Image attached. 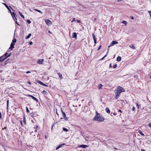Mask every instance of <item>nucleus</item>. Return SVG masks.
<instances>
[{
	"label": "nucleus",
	"instance_id": "13",
	"mask_svg": "<svg viewBox=\"0 0 151 151\" xmlns=\"http://www.w3.org/2000/svg\"><path fill=\"white\" fill-rule=\"evenodd\" d=\"M2 4L5 6L6 7L7 9L11 13V11L8 6L5 3H3Z\"/></svg>",
	"mask_w": 151,
	"mask_h": 151
},
{
	"label": "nucleus",
	"instance_id": "47",
	"mask_svg": "<svg viewBox=\"0 0 151 151\" xmlns=\"http://www.w3.org/2000/svg\"><path fill=\"white\" fill-rule=\"evenodd\" d=\"M28 83L29 85H31V82L30 81L28 82Z\"/></svg>",
	"mask_w": 151,
	"mask_h": 151
},
{
	"label": "nucleus",
	"instance_id": "41",
	"mask_svg": "<svg viewBox=\"0 0 151 151\" xmlns=\"http://www.w3.org/2000/svg\"><path fill=\"white\" fill-rule=\"evenodd\" d=\"M29 44L30 45H32V41H30L29 42Z\"/></svg>",
	"mask_w": 151,
	"mask_h": 151
},
{
	"label": "nucleus",
	"instance_id": "43",
	"mask_svg": "<svg viewBox=\"0 0 151 151\" xmlns=\"http://www.w3.org/2000/svg\"><path fill=\"white\" fill-rule=\"evenodd\" d=\"M135 109V108L134 107H133L132 108V110L133 111H134Z\"/></svg>",
	"mask_w": 151,
	"mask_h": 151
},
{
	"label": "nucleus",
	"instance_id": "5",
	"mask_svg": "<svg viewBox=\"0 0 151 151\" xmlns=\"http://www.w3.org/2000/svg\"><path fill=\"white\" fill-rule=\"evenodd\" d=\"M118 42L117 41H113L112 42L110 45L108 46V48L110 47L113 45L114 44H117Z\"/></svg>",
	"mask_w": 151,
	"mask_h": 151
},
{
	"label": "nucleus",
	"instance_id": "34",
	"mask_svg": "<svg viewBox=\"0 0 151 151\" xmlns=\"http://www.w3.org/2000/svg\"><path fill=\"white\" fill-rule=\"evenodd\" d=\"M26 111L27 113H29V111L27 107H26Z\"/></svg>",
	"mask_w": 151,
	"mask_h": 151
},
{
	"label": "nucleus",
	"instance_id": "15",
	"mask_svg": "<svg viewBox=\"0 0 151 151\" xmlns=\"http://www.w3.org/2000/svg\"><path fill=\"white\" fill-rule=\"evenodd\" d=\"M109 49H107V51L106 54L102 58H101V60H103L107 56V55L109 53Z\"/></svg>",
	"mask_w": 151,
	"mask_h": 151
},
{
	"label": "nucleus",
	"instance_id": "54",
	"mask_svg": "<svg viewBox=\"0 0 151 151\" xmlns=\"http://www.w3.org/2000/svg\"><path fill=\"white\" fill-rule=\"evenodd\" d=\"M16 23L17 24H18V25H19V24L18 23H17V21H16Z\"/></svg>",
	"mask_w": 151,
	"mask_h": 151
},
{
	"label": "nucleus",
	"instance_id": "17",
	"mask_svg": "<svg viewBox=\"0 0 151 151\" xmlns=\"http://www.w3.org/2000/svg\"><path fill=\"white\" fill-rule=\"evenodd\" d=\"M121 60V58L120 56H118L117 58V61L118 62L120 61Z\"/></svg>",
	"mask_w": 151,
	"mask_h": 151
},
{
	"label": "nucleus",
	"instance_id": "40",
	"mask_svg": "<svg viewBox=\"0 0 151 151\" xmlns=\"http://www.w3.org/2000/svg\"><path fill=\"white\" fill-rule=\"evenodd\" d=\"M75 21V18H74L72 20V21H71L72 22H73L74 21Z\"/></svg>",
	"mask_w": 151,
	"mask_h": 151
},
{
	"label": "nucleus",
	"instance_id": "51",
	"mask_svg": "<svg viewBox=\"0 0 151 151\" xmlns=\"http://www.w3.org/2000/svg\"><path fill=\"white\" fill-rule=\"evenodd\" d=\"M113 114V115H115H115H116V114L115 113H114Z\"/></svg>",
	"mask_w": 151,
	"mask_h": 151
},
{
	"label": "nucleus",
	"instance_id": "27",
	"mask_svg": "<svg viewBox=\"0 0 151 151\" xmlns=\"http://www.w3.org/2000/svg\"><path fill=\"white\" fill-rule=\"evenodd\" d=\"M63 130L65 132H67L68 131V130L66 128H64V127H63Z\"/></svg>",
	"mask_w": 151,
	"mask_h": 151
},
{
	"label": "nucleus",
	"instance_id": "26",
	"mask_svg": "<svg viewBox=\"0 0 151 151\" xmlns=\"http://www.w3.org/2000/svg\"><path fill=\"white\" fill-rule=\"evenodd\" d=\"M122 23H123L125 25H127V22L126 21H123L122 22Z\"/></svg>",
	"mask_w": 151,
	"mask_h": 151
},
{
	"label": "nucleus",
	"instance_id": "22",
	"mask_svg": "<svg viewBox=\"0 0 151 151\" xmlns=\"http://www.w3.org/2000/svg\"><path fill=\"white\" fill-rule=\"evenodd\" d=\"M138 132L140 134H141L142 136H145L144 134L142 132L141 130H139L138 131Z\"/></svg>",
	"mask_w": 151,
	"mask_h": 151
},
{
	"label": "nucleus",
	"instance_id": "38",
	"mask_svg": "<svg viewBox=\"0 0 151 151\" xmlns=\"http://www.w3.org/2000/svg\"><path fill=\"white\" fill-rule=\"evenodd\" d=\"M136 105H137V109H139V105L137 103Z\"/></svg>",
	"mask_w": 151,
	"mask_h": 151
},
{
	"label": "nucleus",
	"instance_id": "1",
	"mask_svg": "<svg viewBox=\"0 0 151 151\" xmlns=\"http://www.w3.org/2000/svg\"><path fill=\"white\" fill-rule=\"evenodd\" d=\"M116 90V96L115 98L116 99H117L119 98L120 93L122 92H124L125 90L122 87L119 86L117 87Z\"/></svg>",
	"mask_w": 151,
	"mask_h": 151
},
{
	"label": "nucleus",
	"instance_id": "42",
	"mask_svg": "<svg viewBox=\"0 0 151 151\" xmlns=\"http://www.w3.org/2000/svg\"><path fill=\"white\" fill-rule=\"evenodd\" d=\"M31 73V72L30 71H28L26 72V73H27V74L29 73Z\"/></svg>",
	"mask_w": 151,
	"mask_h": 151
},
{
	"label": "nucleus",
	"instance_id": "44",
	"mask_svg": "<svg viewBox=\"0 0 151 151\" xmlns=\"http://www.w3.org/2000/svg\"><path fill=\"white\" fill-rule=\"evenodd\" d=\"M149 127H151V123H150L149 124Z\"/></svg>",
	"mask_w": 151,
	"mask_h": 151
},
{
	"label": "nucleus",
	"instance_id": "18",
	"mask_svg": "<svg viewBox=\"0 0 151 151\" xmlns=\"http://www.w3.org/2000/svg\"><path fill=\"white\" fill-rule=\"evenodd\" d=\"M58 75L59 76L60 79H62L63 78L62 75L60 73H58Z\"/></svg>",
	"mask_w": 151,
	"mask_h": 151
},
{
	"label": "nucleus",
	"instance_id": "59",
	"mask_svg": "<svg viewBox=\"0 0 151 151\" xmlns=\"http://www.w3.org/2000/svg\"><path fill=\"white\" fill-rule=\"evenodd\" d=\"M45 138H46V135H45Z\"/></svg>",
	"mask_w": 151,
	"mask_h": 151
},
{
	"label": "nucleus",
	"instance_id": "28",
	"mask_svg": "<svg viewBox=\"0 0 151 151\" xmlns=\"http://www.w3.org/2000/svg\"><path fill=\"white\" fill-rule=\"evenodd\" d=\"M19 14L20 15V16L22 18H24V16L23 15L21 12H19Z\"/></svg>",
	"mask_w": 151,
	"mask_h": 151
},
{
	"label": "nucleus",
	"instance_id": "48",
	"mask_svg": "<svg viewBox=\"0 0 151 151\" xmlns=\"http://www.w3.org/2000/svg\"><path fill=\"white\" fill-rule=\"evenodd\" d=\"M2 118L1 114V113L0 114V119H1Z\"/></svg>",
	"mask_w": 151,
	"mask_h": 151
},
{
	"label": "nucleus",
	"instance_id": "6",
	"mask_svg": "<svg viewBox=\"0 0 151 151\" xmlns=\"http://www.w3.org/2000/svg\"><path fill=\"white\" fill-rule=\"evenodd\" d=\"M61 111L62 113V115H63V117H64V119L65 120H67L68 119L66 117L65 113L64 112H63L62 110Z\"/></svg>",
	"mask_w": 151,
	"mask_h": 151
},
{
	"label": "nucleus",
	"instance_id": "53",
	"mask_svg": "<svg viewBox=\"0 0 151 151\" xmlns=\"http://www.w3.org/2000/svg\"><path fill=\"white\" fill-rule=\"evenodd\" d=\"M111 63L110 64V67H111Z\"/></svg>",
	"mask_w": 151,
	"mask_h": 151
},
{
	"label": "nucleus",
	"instance_id": "35",
	"mask_svg": "<svg viewBox=\"0 0 151 151\" xmlns=\"http://www.w3.org/2000/svg\"><path fill=\"white\" fill-rule=\"evenodd\" d=\"M42 93H44V94H46V93H47V92H46V91H45V90H44V91H42Z\"/></svg>",
	"mask_w": 151,
	"mask_h": 151
},
{
	"label": "nucleus",
	"instance_id": "29",
	"mask_svg": "<svg viewBox=\"0 0 151 151\" xmlns=\"http://www.w3.org/2000/svg\"><path fill=\"white\" fill-rule=\"evenodd\" d=\"M6 58V57H5V58H2L0 59L1 60H0V62H3V61H4V60H5Z\"/></svg>",
	"mask_w": 151,
	"mask_h": 151
},
{
	"label": "nucleus",
	"instance_id": "37",
	"mask_svg": "<svg viewBox=\"0 0 151 151\" xmlns=\"http://www.w3.org/2000/svg\"><path fill=\"white\" fill-rule=\"evenodd\" d=\"M27 22L29 24H30L31 23V21L29 20H27Z\"/></svg>",
	"mask_w": 151,
	"mask_h": 151
},
{
	"label": "nucleus",
	"instance_id": "56",
	"mask_svg": "<svg viewBox=\"0 0 151 151\" xmlns=\"http://www.w3.org/2000/svg\"><path fill=\"white\" fill-rule=\"evenodd\" d=\"M53 126V125L52 126V128H51L52 129Z\"/></svg>",
	"mask_w": 151,
	"mask_h": 151
},
{
	"label": "nucleus",
	"instance_id": "30",
	"mask_svg": "<svg viewBox=\"0 0 151 151\" xmlns=\"http://www.w3.org/2000/svg\"><path fill=\"white\" fill-rule=\"evenodd\" d=\"M34 10L39 12V13H41V14H42V12L40 11V10H38V9H34Z\"/></svg>",
	"mask_w": 151,
	"mask_h": 151
},
{
	"label": "nucleus",
	"instance_id": "16",
	"mask_svg": "<svg viewBox=\"0 0 151 151\" xmlns=\"http://www.w3.org/2000/svg\"><path fill=\"white\" fill-rule=\"evenodd\" d=\"M129 47H130L134 50L135 49H136L135 47L134 46V45H130Z\"/></svg>",
	"mask_w": 151,
	"mask_h": 151
},
{
	"label": "nucleus",
	"instance_id": "3",
	"mask_svg": "<svg viewBox=\"0 0 151 151\" xmlns=\"http://www.w3.org/2000/svg\"><path fill=\"white\" fill-rule=\"evenodd\" d=\"M45 22L47 25H50L52 24L51 21L48 19H46L45 20Z\"/></svg>",
	"mask_w": 151,
	"mask_h": 151
},
{
	"label": "nucleus",
	"instance_id": "58",
	"mask_svg": "<svg viewBox=\"0 0 151 151\" xmlns=\"http://www.w3.org/2000/svg\"><path fill=\"white\" fill-rule=\"evenodd\" d=\"M94 20H96V18H95V19H94Z\"/></svg>",
	"mask_w": 151,
	"mask_h": 151
},
{
	"label": "nucleus",
	"instance_id": "62",
	"mask_svg": "<svg viewBox=\"0 0 151 151\" xmlns=\"http://www.w3.org/2000/svg\"><path fill=\"white\" fill-rule=\"evenodd\" d=\"M150 109H151V107L150 108Z\"/></svg>",
	"mask_w": 151,
	"mask_h": 151
},
{
	"label": "nucleus",
	"instance_id": "20",
	"mask_svg": "<svg viewBox=\"0 0 151 151\" xmlns=\"http://www.w3.org/2000/svg\"><path fill=\"white\" fill-rule=\"evenodd\" d=\"M9 104V100H7V111H8Z\"/></svg>",
	"mask_w": 151,
	"mask_h": 151
},
{
	"label": "nucleus",
	"instance_id": "63",
	"mask_svg": "<svg viewBox=\"0 0 151 151\" xmlns=\"http://www.w3.org/2000/svg\"><path fill=\"white\" fill-rule=\"evenodd\" d=\"M80 151H82V150H81Z\"/></svg>",
	"mask_w": 151,
	"mask_h": 151
},
{
	"label": "nucleus",
	"instance_id": "46",
	"mask_svg": "<svg viewBox=\"0 0 151 151\" xmlns=\"http://www.w3.org/2000/svg\"><path fill=\"white\" fill-rule=\"evenodd\" d=\"M94 42L95 44H96V40H94Z\"/></svg>",
	"mask_w": 151,
	"mask_h": 151
},
{
	"label": "nucleus",
	"instance_id": "39",
	"mask_svg": "<svg viewBox=\"0 0 151 151\" xmlns=\"http://www.w3.org/2000/svg\"><path fill=\"white\" fill-rule=\"evenodd\" d=\"M101 46H100L98 48V49H97V50L98 51L100 49H101Z\"/></svg>",
	"mask_w": 151,
	"mask_h": 151
},
{
	"label": "nucleus",
	"instance_id": "50",
	"mask_svg": "<svg viewBox=\"0 0 151 151\" xmlns=\"http://www.w3.org/2000/svg\"><path fill=\"white\" fill-rule=\"evenodd\" d=\"M141 150L142 151H145V150L144 149H141Z\"/></svg>",
	"mask_w": 151,
	"mask_h": 151
},
{
	"label": "nucleus",
	"instance_id": "11",
	"mask_svg": "<svg viewBox=\"0 0 151 151\" xmlns=\"http://www.w3.org/2000/svg\"><path fill=\"white\" fill-rule=\"evenodd\" d=\"M88 147V145H80L79 146V147H82L84 148L87 147Z\"/></svg>",
	"mask_w": 151,
	"mask_h": 151
},
{
	"label": "nucleus",
	"instance_id": "45",
	"mask_svg": "<svg viewBox=\"0 0 151 151\" xmlns=\"http://www.w3.org/2000/svg\"><path fill=\"white\" fill-rule=\"evenodd\" d=\"M130 18L132 19H134V17L132 16H131L130 17Z\"/></svg>",
	"mask_w": 151,
	"mask_h": 151
},
{
	"label": "nucleus",
	"instance_id": "2",
	"mask_svg": "<svg viewBox=\"0 0 151 151\" xmlns=\"http://www.w3.org/2000/svg\"><path fill=\"white\" fill-rule=\"evenodd\" d=\"M96 115L93 118V120L97 121L100 122H103L104 120V117L96 111Z\"/></svg>",
	"mask_w": 151,
	"mask_h": 151
},
{
	"label": "nucleus",
	"instance_id": "10",
	"mask_svg": "<svg viewBox=\"0 0 151 151\" xmlns=\"http://www.w3.org/2000/svg\"><path fill=\"white\" fill-rule=\"evenodd\" d=\"M28 96L31 97L34 100H35L36 101L38 102V100L35 97L30 95H28Z\"/></svg>",
	"mask_w": 151,
	"mask_h": 151
},
{
	"label": "nucleus",
	"instance_id": "61",
	"mask_svg": "<svg viewBox=\"0 0 151 151\" xmlns=\"http://www.w3.org/2000/svg\"><path fill=\"white\" fill-rule=\"evenodd\" d=\"M10 8H11H11V7L10 6Z\"/></svg>",
	"mask_w": 151,
	"mask_h": 151
},
{
	"label": "nucleus",
	"instance_id": "12",
	"mask_svg": "<svg viewBox=\"0 0 151 151\" xmlns=\"http://www.w3.org/2000/svg\"><path fill=\"white\" fill-rule=\"evenodd\" d=\"M38 83H40V84L43 86H46V87L48 86L47 85L45 84L44 83H42V82H41L40 81H39L38 82Z\"/></svg>",
	"mask_w": 151,
	"mask_h": 151
},
{
	"label": "nucleus",
	"instance_id": "9",
	"mask_svg": "<svg viewBox=\"0 0 151 151\" xmlns=\"http://www.w3.org/2000/svg\"><path fill=\"white\" fill-rule=\"evenodd\" d=\"M72 37L73 38H75L77 39V34L76 32H74L72 34Z\"/></svg>",
	"mask_w": 151,
	"mask_h": 151
},
{
	"label": "nucleus",
	"instance_id": "4",
	"mask_svg": "<svg viewBox=\"0 0 151 151\" xmlns=\"http://www.w3.org/2000/svg\"><path fill=\"white\" fill-rule=\"evenodd\" d=\"M44 61V60L43 59H39L37 60V63L39 64H42Z\"/></svg>",
	"mask_w": 151,
	"mask_h": 151
},
{
	"label": "nucleus",
	"instance_id": "24",
	"mask_svg": "<svg viewBox=\"0 0 151 151\" xmlns=\"http://www.w3.org/2000/svg\"><path fill=\"white\" fill-rule=\"evenodd\" d=\"M11 13V14H12V16H13V15L15 17V16L16 15V14H15V13H14V12H12V13L11 12V13ZM12 17H13V16H12ZM15 18V19H16V18Z\"/></svg>",
	"mask_w": 151,
	"mask_h": 151
},
{
	"label": "nucleus",
	"instance_id": "31",
	"mask_svg": "<svg viewBox=\"0 0 151 151\" xmlns=\"http://www.w3.org/2000/svg\"><path fill=\"white\" fill-rule=\"evenodd\" d=\"M16 39H14L12 40V43H13L14 44L16 42Z\"/></svg>",
	"mask_w": 151,
	"mask_h": 151
},
{
	"label": "nucleus",
	"instance_id": "21",
	"mask_svg": "<svg viewBox=\"0 0 151 151\" xmlns=\"http://www.w3.org/2000/svg\"><path fill=\"white\" fill-rule=\"evenodd\" d=\"M103 86L101 84H99L98 85V88L99 89H100L102 87H103Z\"/></svg>",
	"mask_w": 151,
	"mask_h": 151
},
{
	"label": "nucleus",
	"instance_id": "36",
	"mask_svg": "<svg viewBox=\"0 0 151 151\" xmlns=\"http://www.w3.org/2000/svg\"><path fill=\"white\" fill-rule=\"evenodd\" d=\"M20 124H21V126H23V123H22V121H20Z\"/></svg>",
	"mask_w": 151,
	"mask_h": 151
},
{
	"label": "nucleus",
	"instance_id": "33",
	"mask_svg": "<svg viewBox=\"0 0 151 151\" xmlns=\"http://www.w3.org/2000/svg\"><path fill=\"white\" fill-rule=\"evenodd\" d=\"M117 67V65L116 64H115L113 66V67L114 68H116Z\"/></svg>",
	"mask_w": 151,
	"mask_h": 151
},
{
	"label": "nucleus",
	"instance_id": "19",
	"mask_svg": "<svg viewBox=\"0 0 151 151\" xmlns=\"http://www.w3.org/2000/svg\"><path fill=\"white\" fill-rule=\"evenodd\" d=\"M106 111L108 113H110V110L108 108H107L106 109Z\"/></svg>",
	"mask_w": 151,
	"mask_h": 151
},
{
	"label": "nucleus",
	"instance_id": "52",
	"mask_svg": "<svg viewBox=\"0 0 151 151\" xmlns=\"http://www.w3.org/2000/svg\"><path fill=\"white\" fill-rule=\"evenodd\" d=\"M119 112H120L121 113H122V111L120 110H119Z\"/></svg>",
	"mask_w": 151,
	"mask_h": 151
},
{
	"label": "nucleus",
	"instance_id": "32",
	"mask_svg": "<svg viewBox=\"0 0 151 151\" xmlns=\"http://www.w3.org/2000/svg\"><path fill=\"white\" fill-rule=\"evenodd\" d=\"M23 120V122H24V123L25 124L26 123V121L25 120V116L24 117Z\"/></svg>",
	"mask_w": 151,
	"mask_h": 151
},
{
	"label": "nucleus",
	"instance_id": "23",
	"mask_svg": "<svg viewBox=\"0 0 151 151\" xmlns=\"http://www.w3.org/2000/svg\"><path fill=\"white\" fill-rule=\"evenodd\" d=\"M92 36L93 40H96V38L95 36V34L94 33H92Z\"/></svg>",
	"mask_w": 151,
	"mask_h": 151
},
{
	"label": "nucleus",
	"instance_id": "7",
	"mask_svg": "<svg viewBox=\"0 0 151 151\" xmlns=\"http://www.w3.org/2000/svg\"><path fill=\"white\" fill-rule=\"evenodd\" d=\"M9 52V51L8 50L6 52ZM11 53H10L8 55V53L7 52H6L3 56H4V57L5 56L6 57V58H7L9 57L11 55Z\"/></svg>",
	"mask_w": 151,
	"mask_h": 151
},
{
	"label": "nucleus",
	"instance_id": "55",
	"mask_svg": "<svg viewBox=\"0 0 151 151\" xmlns=\"http://www.w3.org/2000/svg\"><path fill=\"white\" fill-rule=\"evenodd\" d=\"M48 32H49V33H51V32L50 31H48Z\"/></svg>",
	"mask_w": 151,
	"mask_h": 151
},
{
	"label": "nucleus",
	"instance_id": "8",
	"mask_svg": "<svg viewBox=\"0 0 151 151\" xmlns=\"http://www.w3.org/2000/svg\"><path fill=\"white\" fill-rule=\"evenodd\" d=\"M15 45V44L13 43H12L11 44L10 46L9 49H10L11 50H12V49L14 48V45Z\"/></svg>",
	"mask_w": 151,
	"mask_h": 151
},
{
	"label": "nucleus",
	"instance_id": "25",
	"mask_svg": "<svg viewBox=\"0 0 151 151\" xmlns=\"http://www.w3.org/2000/svg\"><path fill=\"white\" fill-rule=\"evenodd\" d=\"M31 34H29L28 36H27L26 37V39H28V38H29L30 37V36H31Z\"/></svg>",
	"mask_w": 151,
	"mask_h": 151
},
{
	"label": "nucleus",
	"instance_id": "14",
	"mask_svg": "<svg viewBox=\"0 0 151 151\" xmlns=\"http://www.w3.org/2000/svg\"><path fill=\"white\" fill-rule=\"evenodd\" d=\"M65 144H61V145H59L58 146L57 148H56V150H58V149L59 148H60V147H62L63 145H65Z\"/></svg>",
	"mask_w": 151,
	"mask_h": 151
},
{
	"label": "nucleus",
	"instance_id": "60",
	"mask_svg": "<svg viewBox=\"0 0 151 151\" xmlns=\"http://www.w3.org/2000/svg\"><path fill=\"white\" fill-rule=\"evenodd\" d=\"M150 78H151V76H150Z\"/></svg>",
	"mask_w": 151,
	"mask_h": 151
},
{
	"label": "nucleus",
	"instance_id": "49",
	"mask_svg": "<svg viewBox=\"0 0 151 151\" xmlns=\"http://www.w3.org/2000/svg\"><path fill=\"white\" fill-rule=\"evenodd\" d=\"M76 21H77V22H80V20H77Z\"/></svg>",
	"mask_w": 151,
	"mask_h": 151
},
{
	"label": "nucleus",
	"instance_id": "57",
	"mask_svg": "<svg viewBox=\"0 0 151 151\" xmlns=\"http://www.w3.org/2000/svg\"><path fill=\"white\" fill-rule=\"evenodd\" d=\"M35 132H36L37 131V129H35Z\"/></svg>",
	"mask_w": 151,
	"mask_h": 151
}]
</instances>
